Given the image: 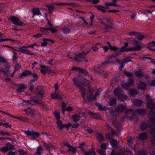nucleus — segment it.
I'll return each mask as SVG.
<instances>
[{"mask_svg": "<svg viewBox=\"0 0 155 155\" xmlns=\"http://www.w3.org/2000/svg\"><path fill=\"white\" fill-rule=\"evenodd\" d=\"M94 92V90L93 88H90V87H88V91L87 93V96L88 98V101L90 102L92 101H94L96 97L99 95L101 93V90H98L97 92L95 93L94 96L91 95Z\"/></svg>", "mask_w": 155, "mask_h": 155, "instance_id": "obj_1", "label": "nucleus"}, {"mask_svg": "<svg viewBox=\"0 0 155 155\" xmlns=\"http://www.w3.org/2000/svg\"><path fill=\"white\" fill-rule=\"evenodd\" d=\"M114 95L121 101H123L127 97V96L123 94V91H121L120 88H118L114 90Z\"/></svg>", "mask_w": 155, "mask_h": 155, "instance_id": "obj_2", "label": "nucleus"}, {"mask_svg": "<svg viewBox=\"0 0 155 155\" xmlns=\"http://www.w3.org/2000/svg\"><path fill=\"white\" fill-rule=\"evenodd\" d=\"M25 134L30 139H34L40 135L39 133L35 131H33L31 129H28L27 131L25 132Z\"/></svg>", "mask_w": 155, "mask_h": 155, "instance_id": "obj_3", "label": "nucleus"}, {"mask_svg": "<svg viewBox=\"0 0 155 155\" xmlns=\"http://www.w3.org/2000/svg\"><path fill=\"white\" fill-rule=\"evenodd\" d=\"M84 142H82L79 144V146L78 147V148L81 149V151L84 154V155H96L95 154L94 151L93 150H85L83 147V146H84Z\"/></svg>", "mask_w": 155, "mask_h": 155, "instance_id": "obj_4", "label": "nucleus"}, {"mask_svg": "<svg viewBox=\"0 0 155 155\" xmlns=\"http://www.w3.org/2000/svg\"><path fill=\"white\" fill-rule=\"evenodd\" d=\"M117 111V112H124L126 114L128 115H129L127 116V117H130L131 116L130 115V114H131V115H133L134 112L133 111H131L130 110H126V108L124 106L121 104L119 105L118 106Z\"/></svg>", "mask_w": 155, "mask_h": 155, "instance_id": "obj_5", "label": "nucleus"}, {"mask_svg": "<svg viewBox=\"0 0 155 155\" xmlns=\"http://www.w3.org/2000/svg\"><path fill=\"white\" fill-rule=\"evenodd\" d=\"M73 81L74 84L77 87H80V92L82 94V97H84L86 95V93L84 88L83 87V85H78V80L76 78L74 79Z\"/></svg>", "mask_w": 155, "mask_h": 155, "instance_id": "obj_6", "label": "nucleus"}, {"mask_svg": "<svg viewBox=\"0 0 155 155\" xmlns=\"http://www.w3.org/2000/svg\"><path fill=\"white\" fill-rule=\"evenodd\" d=\"M43 146L46 148V150H48L49 153H52L54 152L55 151V149L54 146L51 144H48L44 143Z\"/></svg>", "mask_w": 155, "mask_h": 155, "instance_id": "obj_7", "label": "nucleus"}, {"mask_svg": "<svg viewBox=\"0 0 155 155\" xmlns=\"http://www.w3.org/2000/svg\"><path fill=\"white\" fill-rule=\"evenodd\" d=\"M149 119L148 122L150 125L155 124V113L153 112H150L149 114Z\"/></svg>", "mask_w": 155, "mask_h": 155, "instance_id": "obj_8", "label": "nucleus"}, {"mask_svg": "<svg viewBox=\"0 0 155 155\" xmlns=\"http://www.w3.org/2000/svg\"><path fill=\"white\" fill-rule=\"evenodd\" d=\"M10 19L13 24L16 25H22L23 24V23L16 17H12Z\"/></svg>", "mask_w": 155, "mask_h": 155, "instance_id": "obj_9", "label": "nucleus"}, {"mask_svg": "<svg viewBox=\"0 0 155 155\" xmlns=\"http://www.w3.org/2000/svg\"><path fill=\"white\" fill-rule=\"evenodd\" d=\"M134 46L131 48H129L127 49L129 50L139 51L141 48V44L136 42L134 44Z\"/></svg>", "mask_w": 155, "mask_h": 155, "instance_id": "obj_10", "label": "nucleus"}, {"mask_svg": "<svg viewBox=\"0 0 155 155\" xmlns=\"http://www.w3.org/2000/svg\"><path fill=\"white\" fill-rule=\"evenodd\" d=\"M134 84V81L132 79H128L127 82L126 83L123 84L122 87L124 89L130 87Z\"/></svg>", "mask_w": 155, "mask_h": 155, "instance_id": "obj_11", "label": "nucleus"}, {"mask_svg": "<svg viewBox=\"0 0 155 155\" xmlns=\"http://www.w3.org/2000/svg\"><path fill=\"white\" fill-rule=\"evenodd\" d=\"M15 51H17L23 53L28 54L30 55L33 54V53H31V51L26 48L24 46H22L21 48L19 49V50L15 49Z\"/></svg>", "mask_w": 155, "mask_h": 155, "instance_id": "obj_12", "label": "nucleus"}, {"mask_svg": "<svg viewBox=\"0 0 155 155\" xmlns=\"http://www.w3.org/2000/svg\"><path fill=\"white\" fill-rule=\"evenodd\" d=\"M89 53V51H88L86 52H82V53L76 55L75 57V59L77 61H81V59L83 58L84 56Z\"/></svg>", "mask_w": 155, "mask_h": 155, "instance_id": "obj_13", "label": "nucleus"}, {"mask_svg": "<svg viewBox=\"0 0 155 155\" xmlns=\"http://www.w3.org/2000/svg\"><path fill=\"white\" fill-rule=\"evenodd\" d=\"M150 135L152 137L151 142L155 145V128H152L150 131Z\"/></svg>", "mask_w": 155, "mask_h": 155, "instance_id": "obj_14", "label": "nucleus"}, {"mask_svg": "<svg viewBox=\"0 0 155 155\" xmlns=\"http://www.w3.org/2000/svg\"><path fill=\"white\" fill-rule=\"evenodd\" d=\"M137 88L139 89L144 90L146 87V85L143 82L139 81L137 83Z\"/></svg>", "mask_w": 155, "mask_h": 155, "instance_id": "obj_15", "label": "nucleus"}, {"mask_svg": "<svg viewBox=\"0 0 155 155\" xmlns=\"http://www.w3.org/2000/svg\"><path fill=\"white\" fill-rule=\"evenodd\" d=\"M125 151V150L124 148H121L119 152V153L118 155H124V153ZM111 155H117L115 152V150H113L111 152Z\"/></svg>", "mask_w": 155, "mask_h": 155, "instance_id": "obj_16", "label": "nucleus"}, {"mask_svg": "<svg viewBox=\"0 0 155 155\" xmlns=\"http://www.w3.org/2000/svg\"><path fill=\"white\" fill-rule=\"evenodd\" d=\"M72 71L75 70L76 71H78L86 75H87V71L85 70L82 68H79L74 67L72 68Z\"/></svg>", "mask_w": 155, "mask_h": 155, "instance_id": "obj_17", "label": "nucleus"}, {"mask_svg": "<svg viewBox=\"0 0 155 155\" xmlns=\"http://www.w3.org/2000/svg\"><path fill=\"white\" fill-rule=\"evenodd\" d=\"M46 20L48 24L51 27V31L52 33H55L58 31V30L57 29L56 27H55L52 26V25L49 22L48 19L47 18Z\"/></svg>", "mask_w": 155, "mask_h": 155, "instance_id": "obj_18", "label": "nucleus"}, {"mask_svg": "<svg viewBox=\"0 0 155 155\" xmlns=\"http://www.w3.org/2000/svg\"><path fill=\"white\" fill-rule=\"evenodd\" d=\"M37 150V151L34 155H40L44 152V149L41 146L38 147Z\"/></svg>", "mask_w": 155, "mask_h": 155, "instance_id": "obj_19", "label": "nucleus"}, {"mask_svg": "<svg viewBox=\"0 0 155 155\" xmlns=\"http://www.w3.org/2000/svg\"><path fill=\"white\" fill-rule=\"evenodd\" d=\"M31 72L29 71L26 70L22 73L20 74L19 75V78H22L23 77H25L27 75H31Z\"/></svg>", "mask_w": 155, "mask_h": 155, "instance_id": "obj_20", "label": "nucleus"}, {"mask_svg": "<svg viewBox=\"0 0 155 155\" xmlns=\"http://www.w3.org/2000/svg\"><path fill=\"white\" fill-rule=\"evenodd\" d=\"M57 127L60 129L62 130L64 127V124H62L61 120H57Z\"/></svg>", "mask_w": 155, "mask_h": 155, "instance_id": "obj_21", "label": "nucleus"}, {"mask_svg": "<svg viewBox=\"0 0 155 155\" xmlns=\"http://www.w3.org/2000/svg\"><path fill=\"white\" fill-rule=\"evenodd\" d=\"M40 71L43 74H45L47 71L48 70V68L44 65H41L40 66Z\"/></svg>", "mask_w": 155, "mask_h": 155, "instance_id": "obj_22", "label": "nucleus"}, {"mask_svg": "<svg viewBox=\"0 0 155 155\" xmlns=\"http://www.w3.org/2000/svg\"><path fill=\"white\" fill-rule=\"evenodd\" d=\"M26 87L24 84H21L18 87L17 91L19 93H21L23 91V90H25Z\"/></svg>", "mask_w": 155, "mask_h": 155, "instance_id": "obj_23", "label": "nucleus"}, {"mask_svg": "<svg viewBox=\"0 0 155 155\" xmlns=\"http://www.w3.org/2000/svg\"><path fill=\"white\" fill-rule=\"evenodd\" d=\"M147 137V135L146 133H141L139 136L138 138L141 140L146 139Z\"/></svg>", "mask_w": 155, "mask_h": 155, "instance_id": "obj_24", "label": "nucleus"}, {"mask_svg": "<svg viewBox=\"0 0 155 155\" xmlns=\"http://www.w3.org/2000/svg\"><path fill=\"white\" fill-rule=\"evenodd\" d=\"M135 112L137 113L139 115L141 116H143L145 114L146 111L144 110L140 109L137 110L135 111Z\"/></svg>", "mask_w": 155, "mask_h": 155, "instance_id": "obj_25", "label": "nucleus"}, {"mask_svg": "<svg viewBox=\"0 0 155 155\" xmlns=\"http://www.w3.org/2000/svg\"><path fill=\"white\" fill-rule=\"evenodd\" d=\"M143 101L140 100L136 99L134 102V105L137 106H140L143 104Z\"/></svg>", "mask_w": 155, "mask_h": 155, "instance_id": "obj_26", "label": "nucleus"}, {"mask_svg": "<svg viewBox=\"0 0 155 155\" xmlns=\"http://www.w3.org/2000/svg\"><path fill=\"white\" fill-rule=\"evenodd\" d=\"M48 8L49 12L50 14H51L53 10L55 8V7L53 4L51 5H49L47 6Z\"/></svg>", "mask_w": 155, "mask_h": 155, "instance_id": "obj_27", "label": "nucleus"}, {"mask_svg": "<svg viewBox=\"0 0 155 155\" xmlns=\"http://www.w3.org/2000/svg\"><path fill=\"white\" fill-rule=\"evenodd\" d=\"M147 107L150 108H155V104H154L151 101L147 104Z\"/></svg>", "mask_w": 155, "mask_h": 155, "instance_id": "obj_28", "label": "nucleus"}, {"mask_svg": "<svg viewBox=\"0 0 155 155\" xmlns=\"http://www.w3.org/2000/svg\"><path fill=\"white\" fill-rule=\"evenodd\" d=\"M80 117L79 115L76 114L72 116V119L75 122L78 121L80 119Z\"/></svg>", "mask_w": 155, "mask_h": 155, "instance_id": "obj_29", "label": "nucleus"}, {"mask_svg": "<svg viewBox=\"0 0 155 155\" xmlns=\"http://www.w3.org/2000/svg\"><path fill=\"white\" fill-rule=\"evenodd\" d=\"M118 143L117 140H114L113 139H111L110 141V144L113 147L115 146Z\"/></svg>", "mask_w": 155, "mask_h": 155, "instance_id": "obj_30", "label": "nucleus"}, {"mask_svg": "<svg viewBox=\"0 0 155 155\" xmlns=\"http://www.w3.org/2000/svg\"><path fill=\"white\" fill-rule=\"evenodd\" d=\"M96 136L100 142L103 140L104 138L102 134L97 133L96 134Z\"/></svg>", "mask_w": 155, "mask_h": 155, "instance_id": "obj_31", "label": "nucleus"}, {"mask_svg": "<svg viewBox=\"0 0 155 155\" xmlns=\"http://www.w3.org/2000/svg\"><path fill=\"white\" fill-rule=\"evenodd\" d=\"M88 114L91 117L94 118H97L98 117V115L96 113H93L91 112H88Z\"/></svg>", "mask_w": 155, "mask_h": 155, "instance_id": "obj_32", "label": "nucleus"}, {"mask_svg": "<svg viewBox=\"0 0 155 155\" xmlns=\"http://www.w3.org/2000/svg\"><path fill=\"white\" fill-rule=\"evenodd\" d=\"M97 7L98 9L101 10L102 12H105L106 9L108 8L105 7L101 5L98 6Z\"/></svg>", "mask_w": 155, "mask_h": 155, "instance_id": "obj_33", "label": "nucleus"}, {"mask_svg": "<svg viewBox=\"0 0 155 155\" xmlns=\"http://www.w3.org/2000/svg\"><path fill=\"white\" fill-rule=\"evenodd\" d=\"M32 12L34 15H39L40 14V12L38 8L34 9L32 11Z\"/></svg>", "mask_w": 155, "mask_h": 155, "instance_id": "obj_34", "label": "nucleus"}, {"mask_svg": "<svg viewBox=\"0 0 155 155\" xmlns=\"http://www.w3.org/2000/svg\"><path fill=\"white\" fill-rule=\"evenodd\" d=\"M6 146L8 150H12L14 149V146L10 143H8L6 145Z\"/></svg>", "mask_w": 155, "mask_h": 155, "instance_id": "obj_35", "label": "nucleus"}, {"mask_svg": "<svg viewBox=\"0 0 155 155\" xmlns=\"http://www.w3.org/2000/svg\"><path fill=\"white\" fill-rule=\"evenodd\" d=\"M116 99L115 98H112L110 99L109 102L110 104V106H113L116 104Z\"/></svg>", "mask_w": 155, "mask_h": 155, "instance_id": "obj_36", "label": "nucleus"}, {"mask_svg": "<svg viewBox=\"0 0 155 155\" xmlns=\"http://www.w3.org/2000/svg\"><path fill=\"white\" fill-rule=\"evenodd\" d=\"M51 97L53 99H61V97L58 94L55 93L52 94Z\"/></svg>", "mask_w": 155, "mask_h": 155, "instance_id": "obj_37", "label": "nucleus"}, {"mask_svg": "<svg viewBox=\"0 0 155 155\" xmlns=\"http://www.w3.org/2000/svg\"><path fill=\"white\" fill-rule=\"evenodd\" d=\"M68 151L74 153L76 151V148L71 146L68 148Z\"/></svg>", "mask_w": 155, "mask_h": 155, "instance_id": "obj_38", "label": "nucleus"}, {"mask_svg": "<svg viewBox=\"0 0 155 155\" xmlns=\"http://www.w3.org/2000/svg\"><path fill=\"white\" fill-rule=\"evenodd\" d=\"M147 127V125L145 123L143 122L142 123L140 126V128L142 130H144Z\"/></svg>", "mask_w": 155, "mask_h": 155, "instance_id": "obj_39", "label": "nucleus"}, {"mask_svg": "<svg viewBox=\"0 0 155 155\" xmlns=\"http://www.w3.org/2000/svg\"><path fill=\"white\" fill-rule=\"evenodd\" d=\"M113 58H114V57L112 56V57H110L108 59V60H107L105 62L103 63L102 64V66H103V65L104 64H107L108 63H109L110 62H112L114 61V60H112V59Z\"/></svg>", "mask_w": 155, "mask_h": 155, "instance_id": "obj_40", "label": "nucleus"}, {"mask_svg": "<svg viewBox=\"0 0 155 155\" xmlns=\"http://www.w3.org/2000/svg\"><path fill=\"white\" fill-rule=\"evenodd\" d=\"M133 140L132 139L129 137L127 139V143L129 146H130L132 148L133 145Z\"/></svg>", "mask_w": 155, "mask_h": 155, "instance_id": "obj_41", "label": "nucleus"}, {"mask_svg": "<svg viewBox=\"0 0 155 155\" xmlns=\"http://www.w3.org/2000/svg\"><path fill=\"white\" fill-rule=\"evenodd\" d=\"M105 5L106 7H107V8H108V7H109V6H117V5L116 3H111V2H110L109 3L106 2L105 3Z\"/></svg>", "mask_w": 155, "mask_h": 155, "instance_id": "obj_42", "label": "nucleus"}, {"mask_svg": "<svg viewBox=\"0 0 155 155\" xmlns=\"http://www.w3.org/2000/svg\"><path fill=\"white\" fill-rule=\"evenodd\" d=\"M137 92L136 90L130 89L129 91V94L132 96H134L137 94Z\"/></svg>", "mask_w": 155, "mask_h": 155, "instance_id": "obj_43", "label": "nucleus"}, {"mask_svg": "<svg viewBox=\"0 0 155 155\" xmlns=\"http://www.w3.org/2000/svg\"><path fill=\"white\" fill-rule=\"evenodd\" d=\"M135 74L138 78H141L143 76V74L140 71H136L135 73Z\"/></svg>", "mask_w": 155, "mask_h": 155, "instance_id": "obj_44", "label": "nucleus"}, {"mask_svg": "<svg viewBox=\"0 0 155 155\" xmlns=\"http://www.w3.org/2000/svg\"><path fill=\"white\" fill-rule=\"evenodd\" d=\"M147 154L146 151L144 149H141L139 151L138 155H147Z\"/></svg>", "mask_w": 155, "mask_h": 155, "instance_id": "obj_45", "label": "nucleus"}, {"mask_svg": "<svg viewBox=\"0 0 155 155\" xmlns=\"http://www.w3.org/2000/svg\"><path fill=\"white\" fill-rule=\"evenodd\" d=\"M2 125L3 126L5 127L6 128H11L12 127V125L10 124L8 122L5 123H3Z\"/></svg>", "mask_w": 155, "mask_h": 155, "instance_id": "obj_46", "label": "nucleus"}, {"mask_svg": "<svg viewBox=\"0 0 155 155\" xmlns=\"http://www.w3.org/2000/svg\"><path fill=\"white\" fill-rule=\"evenodd\" d=\"M51 27L50 28H42L41 30V31L45 35H47V33H45V31L48 30H49L50 31H51Z\"/></svg>", "mask_w": 155, "mask_h": 155, "instance_id": "obj_47", "label": "nucleus"}, {"mask_svg": "<svg viewBox=\"0 0 155 155\" xmlns=\"http://www.w3.org/2000/svg\"><path fill=\"white\" fill-rule=\"evenodd\" d=\"M107 127L108 130L111 131L113 135L115 134V131L111 128V127L109 125L107 124Z\"/></svg>", "mask_w": 155, "mask_h": 155, "instance_id": "obj_48", "label": "nucleus"}, {"mask_svg": "<svg viewBox=\"0 0 155 155\" xmlns=\"http://www.w3.org/2000/svg\"><path fill=\"white\" fill-rule=\"evenodd\" d=\"M41 88V87L40 86H38L37 88V92L38 94L41 96V97H42L44 94V93L41 91H38V90Z\"/></svg>", "mask_w": 155, "mask_h": 155, "instance_id": "obj_49", "label": "nucleus"}, {"mask_svg": "<svg viewBox=\"0 0 155 155\" xmlns=\"http://www.w3.org/2000/svg\"><path fill=\"white\" fill-rule=\"evenodd\" d=\"M124 73L127 77H131L133 75L132 73L130 72L127 71H124Z\"/></svg>", "mask_w": 155, "mask_h": 155, "instance_id": "obj_50", "label": "nucleus"}, {"mask_svg": "<svg viewBox=\"0 0 155 155\" xmlns=\"http://www.w3.org/2000/svg\"><path fill=\"white\" fill-rule=\"evenodd\" d=\"M25 111L26 114L28 115L31 114L32 113V110L30 108H28L27 109L25 110Z\"/></svg>", "mask_w": 155, "mask_h": 155, "instance_id": "obj_51", "label": "nucleus"}, {"mask_svg": "<svg viewBox=\"0 0 155 155\" xmlns=\"http://www.w3.org/2000/svg\"><path fill=\"white\" fill-rule=\"evenodd\" d=\"M1 150L2 152L6 153L8 151V150L6 146V147H3L1 148Z\"/></svg>", "mask_w": 155, "mask_h": 155, "instance_id": "obj_52", "label": "nucleus"}, {"mask_svg": "<svg viewBox=\"0 0 155 155\" xmlns=\"http://www.w3.org/2000/svg\"><path fill=\"white\" fill-rule=\"evenodd\" d=\"M55 116L57 120H59L60 119V113L58 112H55Z\"/></svg>", "mask_w": 155, "mask_h": 155, "instance_id": "obj_53", "label": "nucleus"}, {"mask_svg": "<svg viewBox=\"0 0 155 155\" xmlns=\"http://www.w3.org/2000/svg\"><path fill=\"white\" fill-rule=\"evenodd\" d=\"M107 147V144L105 143H102L101 145V149L105 150Z\"/></svg>", "mask_w": 155, "mask_h": 155, "instance_id": "obj_54", "label": "nucleus"}, {"mask_svg": "<svg viewBox=\"0 0 155 155\" xmlns=\"http://www.w3.org/2000/svg\"><path fill=\"white\" fill-rule=\"evenodd\" d=\"M57 73V71L56 70L54 69H50L49 71V73L50 74L52 75L54 74H56Z\"/></svg>", "mask_w": 155, "mask_h": 155, "instance_id": "obj_55", "label": "nucleus"}, {"mask_svg": "<svg viewBox=\"0 0 155 155\" xmlns=\"http://www.w3.org/2000/svg\"><path fill=\"white\" fill-rule=\"evenodd\" d=\"M13 55L12 57V59L13 61L16 60L18 58V55L15 51H13Z\"/></svg>", "mask_w": 155, "mask_h": 155, "instance_id": "obj_56", "label": "nucleus"}, {"mask_svg": "<svg viewBox=\"0 0 155 155\" xmlns=\"http://www.w3.org/2000/svg\"><path fill=\"white\" fill-rule=\"evenodd\" d=\"M70 31V29L68 28H63L62 31L65 33H68Z\"/></svg>", "mask_w": 155, "mask_h": 155, "instance_id": "obj_57", "label": "nucleus"}, {"mask_svg": "<svg viewBox=\"0 0 155 155\" xmlns=\"http://www.w3.org/2000/svg\"><path fill=\"white\" fill-rule=\"evenodd\" d=\"M0 134H1L2 135H9V133L8 132H4L3 131H0Z\"/></svg>", "mask_w": 155, "mask_h": 155, "instance_id": "obj_58", "label": "nucleus"}, {"mask_svg": "<svg viewBox=\"0 0 155 155\" xmlns=\"http://www.w3.org/2000/svg\"><path fill=\"white\" fill-rule=\"evenodd\" d=\"M144 36L142 34H139L137 36L138 39L140 40H142L144 38Z\"/></svg>", "mask_w": 155, "mask_h": 155, "instance_id": "obj_59", "label": "nucleus"}, {"mask_svg": "<svg viewBox=\"0 0 155 155\" xmlns=\"http://www.w3.org/2000/svg\"><path fill=\"white\" fill-rule=\"evenodd\" d=\"M110 48L111 50H113L114 51H117L118 50H119V48H116L114 46H111L110 47Z\"/></svg>", "mask_w": 155, "mask_h": 155, "instance_id": "obj_60", "label": "nucleus"}, {"mask_svg": "<svg viewBox=\"0 0 155 155\" xmlns=\"http://www.w3.org/2000/svg\"><path fill=\"white\" fill-rule=\"evenodd\" d=\"M96 105L99 107V109L102 110H104V108L102 107L100 104L98 102L96 103Z\"/></svg>", "mask_w": 155, "mask_h": 155, "instance_id": "obj_61", "label": "nucleus"}, {"mask_svg": "<svg viewBox=\"0 0 155 155\" xmlns=\"http://www.w3.org/2000/svg\"><path fill=\"white\" fill-rule=\"evenodd\" d=\"M97 151L101 155H105L104 152L102 150L98 149Z\"/></svg>", "mask_w": 155, "mask_h": 155, "instance_id": "obj_62", "label": "nucleus"}, {"mask_svg": "<svg viewBox=\"0 0 155 155\" xmlns=\"http://www.w3.org/2000/svg\"><path fill=\"white\" fill-rule=\"evenodd\" d=\"M21 68V65L18 64H17L15 65V70H19V69H20Z\"/></svg>", "mask_w": 155, "mask_h": 155, "instance_id": "obj_63", "label": "nucleus"}, {"mask_svg": "<svg viewBox=\"0 0 155 155\" xmlns=\"http://www.w3.org/2000/svg\"><path fill=\"white\" fill-rule=\"evenodd\" d=\"M113 124L114 125L117 126L120 125V124L118 122H117L116 120H114L113 122Z\"/></svg>", "mask_w": 155, "mask_h": 155, "instance_id": "obj_64", "label": "nucleus"}]
</instances>
